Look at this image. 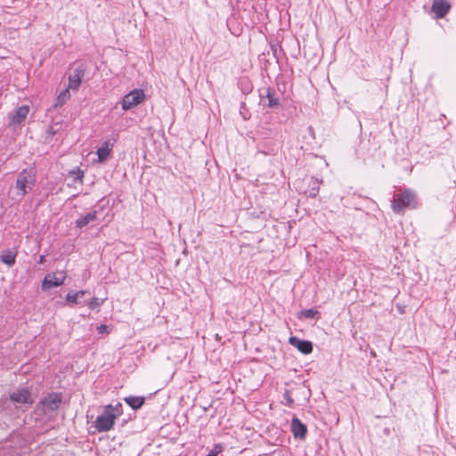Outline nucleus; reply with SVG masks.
I'll list each match as a JSON object with an SVG mask.
<instances>
[{
    "label": "nucleus",
    "mask_w": 456,
    "mask_h": 456,
    "mask_svg": "<svg viewBox=\"0 0 456 456\" xmlns=\"http://www.w3.org/2000/svg\"><path fill=\"white\" fill-rule=\"evenodd\" d=\"M122 414V404L118 403L113 406L108 404L104 406L103 411L99 415L94 422V427L98 432H107L113 428L115 419Z\"/></svg>",
    "instance_id": "f257e3e1"
},
{
    "label": "nucleus",
    "mask_w": 456,
    "mask_h": 456,
    "mask_svg": "<svg viewBox=\"0 0 456 456\" xmlns=\"http://www.w3.org/2000/svg\"><path fill=\"white\" fill-rule=\"evenodd\" d=\"M36 183V170L33 167L25 168L20 171L16 179L15 188L17 194L24 197L29 191L32 190Z\"/></svg>",
    "instance_id": "f03ea898"
},
{
    "label": "nucleus",
    "mask_w": 456,
    "mask_h": 456,
    "mask_svg": "<svg viewBox=\"0 0 456 456\" xmlns=\"http://www.w3.org/2000/svg\"><path fill=\"white\" fill-rule=\"evenodd\" d=\"M395 213H403L406 208H416L415 194L410 190H403L396 198H394L391 204Z\"/></svg>",
    "instance_id": "7ed1b4c3"
},
{
    "label": "nucleus",
    "mask_w": 456,
    "mask_h": 456,
    "mask_svg": "<svg viewBox=\"0 0 456 456\" xmlns=\"http://www.w3.org/2000/svg\"><path fill=\"white\" fill-rule=\"evenodd\" d=\"M145 98V94L142 89H134L123 97L122 108L125 110H130L140 104Z\"/></svg>",
    "instance_id": "20e7f679"
},
{
    "label": "nucleus",
    "mask_w": 456,
    "mask_h": 456,
    "mask_svg": "<svg viewBox=\"0 0 456 456\" xmlns=\"http://www.w3.org/2000/svg\"><path fill=\"white\" fill-rule=\"evenodd\" d=\"M62 401V395L61 393H50L42 401L41 404L44 411H53L60 408Z\"/></svg>",
    "instance_id": "39448f33"
},
{
    "label": "nucleus",
    "mask_w": 456,
    "mask_h": 456,
    "mask_svg": "<svg viewBox=\"0 0 456 456\" xmlns=\"http://www.w3.org/2000/svg\"><path fill=\"white\" fill-rule=\"evenodd\" d=\"M65 279V273L62 272L48 273L43 280L42 289L46 290L54 287H59L64 283Z\"/></svg>",
    "instance_id": "423d86ee"
},
{
    "label": "nucleus",
    "mask_w": 456,
    "mask_h": 456,
    "mask_svg": "<svg viewBox=\"0 0 456 456\" xmlns=\"http://www.w3.org/2000/svg\"><path fill=\"white\" fill-rule=\"evenodd\" d=\"M86 70V69L84 64H79L74 69L72 74L69 77V88L74 91L78 90L85 77Z\"/></svg>",
    "instance_id": "0eeeda50"
},
{
    "label": "nucleus",
    "mask_w": 456,
    "mask_h": 456,
    "mask_svg": "<svg viewBox=\"0 0 456 456\" xmlns=\"http://www.w3.org/2000/svg\"><path fill=\"white\" fill-rule=\"evenodd\" d=\"M10 399L17 403L32 404L33 399L28 388L19 389L10 395Z\"/></svg>",
    "instance_id": "6e6552de"
},
{
    "label": "nucleus",
    "mask_w": 456,
    "mask_h": 456,
    "mask_svg": "<svg viewBox=\"0 0 456 456\" xmlns=\"http://www.w3.org/2000/svg\"><path fill=\"white\" fill-rule=\"evenodd\" d=\"M451 9V4L445 0H433L431 10L436 19L444 18Z\"/></svg>",
    "instance_id": "1a4fd4ad"
},
{
    "label": "nucleus",
    "mask_w": 456,
    "mask_h": 456,
    "mask_svg": "<svg viewBox=\"0 0 456 456\" xmlns=\"http://www.w3.org/2000/svg\"><path fill=\"white\" fill-rule=\"evenodd\" d=\"M289 343L297 347V350L304 354H308L313 352V344L308 340H301L293 336L289 338Z\"/></svg>",
    "instance_id": "9d476101"
},
{
    "label": "nucleus",
    "mask_w": 456,
    "mask_h": 456,
    "mask_svg": "<svg viewBox=\"0 0 456 456\" xmlns=\"http://www.w3.org/2000/svg\"><path fill=\"white\" fill-rule=\"evenodd\" d=\"M290 429L295 438L304 439L307 433L306 426L296 417L291 420Z\"/></svg>",
    "instance_id": "9b49d317"
},
{
    "label": "nucleus",
    "mask_w": 456,
    "mask_h": 456,
    "mask_svg": "<svg viewBox=\"0 0 456 456\" xmlns=\"http://www.w3.org/2000/svg\"><path fill=\"white\" fill-rule=\"evenodd\" d=\"M265 91V95L264 94H261L262 100H264L265 98L267 99V102H264V105L267 106L268 108H275L279 106L280 101L279 98L276 96L275 92L270 87L266 88Z\"/></svg>",
    "instance_id": "f8f14e48"
},
{
    "label": "nucleus",
    "mask_w": 456,
    "mask_h": 456,
    "mask_svg": "<svg viewBox=\"0 0 456 456\" xmlns=\"http://www.w3.org/2000/svg\"><path fill=\"white\" fill-rule=\"evenodd\" d=\"M17 254L18 251L15 248L4 250L0 255V260L11 267L15 264Z\"/></svg>",
    "instance_id": "ddd939ff"
},
{
    "label": "nucleus",
    "mask_w": 456,
    "mask_h": 456,
    "mask_svg": "<svg viewBox=\"0 0 456 456\" xmlns=\"http://www.w3.org/2000/svg\"><path fill=\"white\" fill-rule=\"evenodd\" d=\"M113 144L110 141H105L97 150V156L100 162H103L108 159Z\"/></svg>",
    "instance_id": "4468645a"
},
{
    "label": "nucleus",
    "mask_w": 456,
    "mask_h": 456,
    "mask_svg": "<svg viewBox=\"0 0 456 456\" xmlns=\"http://www.w3.org/2000/svg\"><path fill=\"white\" fill-rule=\"evenodd\" d=\"M97 217V211H92L87 213L85 216H81L79 218L76 220V226L78 228H83L87 225L89 223L94 221Z\"/></svg>",
    "instance_id": "2eb2a0df"
},
{
    "label": "nucleus",
    "mask_w": 456,
    "mask_h": 456,
    "mask_svg": "<svg viewBox=\"0 0 456 456\" xmlns=\"http://www.w3.org/2000/svg\"><path fill=\"white\" fill-rule=\"evenodd\" d=\"M28 111L29 109L26 105L19 107L12 115V122L15 124L21 123L28 116Z\"/></svg>",
    "instance_id": "dca6fc26"
},
{
    "label": "nucleus",
    "mask_w": 456,
    "mask_h": 456,
    "mask_svg": "<svg viewBox=\"0 0 456 456\" xmlns=\"http://www.w3.org/2000/svg\"><path fill=\"white\" fill-rule=\"evenodd\" d=\"M124 400L133 410H137L141 408L145 402V398L143 396L131 395L126 397Z\"/></svg>",
    "instance_id": "f3484780"
},
{
    "label": "nucleus",
    "mask_w": 456,
    "mask_h": 456,
    "mask_svg": "<svg viewBox=\"0 0 456 456\" xmlns=\"http://www.w3.org/2000/svg\"><path fill=\"white\" fill-rule=\"evenodd\" d=\"M71 88H69V86L62 90L60 94L58 95L56 102L54 103L55 107H61L63 104H65L69 99H70V93L69 90Z\"/></svg>",
    "instance_id": "a211bd4d"
},
{
    "label": "nucleus",
    "mask_w": 456,
    "mask_h": 456,
    "mask_svg": "<svg viewBox=\"0 0 456 456\" xmlns=\"http://www.w3.org/2000/svg\"><path fill=\"white\" fill-rule=\"evenodd\" d=\"M86 293V290H79L77 292L70 291L66 295V297H65L66 302L69 305L78 304L77 299L79 297H83Z\"/></svg>",
    "instance_id": "6ab92c4d"
},
{
    "label": "nucleus",
    "mask_w": 456,
    "mask_h": 456,
    "mask_svg": "<svg viewBox=\"0 0 456 456\" xmlns=\"http://www.w3.org/2000/svg\"><path fill=\"white\" fill-rule=\"evenodd\" d=\"M310 185L311 189L307 191L305 193L311 198H315L319 192L320 182L318 181V179L312 177L310 181Z\"/></svg>",
    "instance_id": "aec40b11"
},
{
    "label": "nucleus",
    "mask_w": 456,
    "mask_h": 456,
    "mask_svg": "<svg viewBox=\"0 0 456 456\" xmlns=\"http://www.w3.org/2000/svg\"><path fill=\"white\" fill-rule=\"evenodd\" d=\"M69 175L73 179L74 182L78 181L82 183L84 177V171L77 167L76 169L69 171Z\"/></svg>",
    "instance_id": "412c9836"
},
{
    "label": "nucleus",
    "mask_w": 456,
    "mask_h": 456,
    "mask_svg": "<svg viewBox=\"0 0 456 456\" xmlns=\"http://www.w3.org/2000/svg\"><path fill=\"white\" fill-rule=\"evenodd\" d=\"M318 314H319V312L317 310L311 308V309L302 310L300 313V315L306 319H312V318H314Z\"/></svg>",
    "instance_id": "4be33fe9"
},
{
    "label": "nucleus",
    "mask_w": 456,
    "mask_h": 456,
    "mask_svg": "<svg viewBox=\"0 0 456 456\" xmlns=\"http://www.w3.org/2000/svg\"><path fill=\"white\" fill-rule=\"evenodd\" d=\"M102 304V300H100L98 297H93L89 302H88V307L91 309V310H94L97 307H100L101 305Z\"/></svg>",
    "instance_id": "5701e85b"
},
{
    "label": "nucleus",
    "mask_w": 456,
    "mask_h": 456,
    "mask_svg": "<svg viewBox=\"0 0 456 456\" xmlns=\"http://www.w3.org/2000/svg\"><path fill=\"white\" fill-rule=\"evenodd\" d=\"M222 451L223 446L219 444H216L206 456H217Z\"/></svg>",
    "instance_id": "b1692460"
},
{
    "label": "nucleus",
    "mask_w": 456,
    "mask_h": 456,
    "mask_svg": "<svg viewBox=\"0 0 456 456\" xmlns=\"http://www.w3.org/2000/svg\"><path fill=\"white\" fill-rule=\"evenodd\" d=\"M283 397L287 401L288 406L291 407L294 404V400L292 399V397L288 390L285 391Z\"/></svg>",
    "instance_id": "393cba45"
},
{
    "label": "nucleus",
    "mask_w": 456,
    "mask_h": 456,
    "mask_svg": "<svg viewBox=\"0 0 456 456\" xmlns=\"http://www.w3.org/2000/svg\"><path fill=\"white\" fill-rule=\"evenodd\" d=\"M97 331L99 334L109 333V327L105 324H101L97 327Z\"/></svg>",
    "instance_id": "a878e982"
},
{
    "label": "nucleus",
    "mask_w": 456,
    "mask_h": 456,
    "mask_svg": "<svg viewBox=\"0 0 456 456\" xmlns=\"http://www.w3.org/2000/svg\"><path fill=\"white\" fill-rule=\"evenodd\" d=\"M45 256H40L38 259V264H43L45 262Z\"/></svg>",
    "instance_id": "bb28decb"
}]
</instances>
